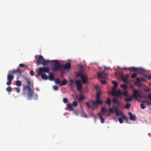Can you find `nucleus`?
<instances>
[{"label": "nucleus", "mask_w": 151, "mask_h": 151, "mask_svg": "<svg viewBox=\"0 0 151 151\" xmlns=\"http://www.w3.org/2000/svg\"><path fill=\"white\" fill-rule=\"evenodd\" d=\"M27 85L24 86L23 88V93L24 94H25L27 93V95L29 99L32 98L34 94L33 84L31 83L30 80L28 78L25 79Z\"/></svg>", "instance_id": "nucleus-1"}, {"label": "nucleus", "mask_w": 151, "mask_h": 151, "mask_svg": "<svg viewBox=\"0 0 151 151\" xmlns=\"http://www.w3.org/2000/svg\"><path fill=\"white\" fill-rule=\"evenodd\" d=\"M51 65L52 66L51 70L53 71H57L59 70L62 69V65L57 60H53L51 61Z\"/></svg>", "instance_id": "nucleus-2"}, {"label": "nucleus", "mask_w": 151, "mask_h": 151, "mask_svg": "<svg viewBox=\"0 0 151 151\" xmlns=\"http://www.w3.org/2000/svg\"><path fill=\"white\" fill-rule=\"evenodd\" d=\"M49 68L47 67L40 68L38 69L37 73L39 75H41V78L45 80H47L48 77L44 73H48L49 71Z\"/></svg>", "instance_id": "nucleus-3"}, {"label": "nucleus", "mask_w": 151, "mask_h": 151, "mask_svg": "<svg viewBox=\"0 0 151 151\" xmlns=\"http://www.w3.org/2000/svg\"><path fill=\"white\" fill-rule=\"evenodd\" d=\"M90 102H91L92 106L91 105L89 102H87L86 103V104L88 107L92 108L93 110H94L97 107L98 105L96 101L93 99H91L90 100Z\"/></svg>", "instance_id": "nucleus-4"}, {"label": "nucleus", "mask_w": 151, "mask_h": 151, "mask_svg": "<svg viewBox=\"0 0 151 151\" xmlns=\"http://www.w3.org/2000/svg\"><path fill=\"white\" fill-rule=\"evenodd\" d=\"M97 76L99 78L106 79L108 78V74L104 70L101 73H98Z\"/></svg>", "instance_id": "nucleus-5"}, {"label": "nucleus", "mask_w": 151, "mask_h": 151, "mask_svg": "<svg viewBox=\"0 0 151 151\" xmlns=\"http://www.w3.org/2000/svg\"><path fill=\"white\" fill-rule=\"evenodd\" d=\"M122 93L121 92V91L119 90L117 92L116 91V90L114 88H113V91L112 92V95L115 96H116L119 98H121V95L122 94Z\"/></svg>", "instance_id": "nucleus-6"}, {"label": "nucleus", "mask_w": 151, "mask_h": 151, "mask_svg": "<svg viewBox=\"0 0 151 151\" xmlns=\"http://www.w3.org/2000/svg\"><path fill=\"white\" fill-rule=\"evenodd\" d=\"M14 78L13 76L11 74H8L7 76V81L6 84L7 86H10L12 83V81Z\"/></svg>", "instance_id": "nucleus-7"}, {"label": "nucleus", "mask_w": 151, "mask_h": 151, "mask_svg": "<svg viewBox=\"0 0 151 151\" xmlns=\"http://www.w3.org/2000/svg\"><path fill=\"white\" fill-rule=\"evenodd\" d=\"M114 112L115 113H116V115L117 116H118L119 115L123 117V119H124V120H127V118L124 115L122 114V113H119V112L118 109L117 107H116L114 108Z\"/></svg>", "instance_id": "nucleus-8"}, {"label": "nucleus", "mask_w": 151, "mask_h": 151, "mask_svg": "<svg viewBox=\"0 0 151 151\" xmlns=\"http://www.w3.org/2000/svg\"><path fill=\"white\" fill-rule=\"evenodd\" d=\"M133 97L137 100L139 97H140L141 95L139 93V91L137 90H134L133 91Z\"/></svg>", "instance_id": "nucleus-9"}, {"label": "nucleus", "mask_w": 151, "mask_h": 151, "mask_svg": "<svg viewBox=\"0 0 151 151\" xmlns=\"http://www.w3.org/2000/svg\"><path fill=\"white\" fill-rule=\"evenodd\" d=\"M129 76V75L127 74L126 75H124L122 76V77H121V78H122V80L124 82L128 83V79Z\"/></svg>", "instance_id": "nucleus-10"}, {"label": "nucleus", "mask_w": 151, "mask_h": 151, "mask_svg": "<svg viewBox=\"0 0 151 151\" xmlns=\"http://www.w3.org/2000/svg\"><path fill=\"white\" fill-rule=\"evenodd\" d=\"M44 59L42 55H39L38 57V58L37 61V65H39L41 64Z\"/></svg>", "instance_id": "nucleus-11"}, {"label": "nucleus", "mask_w": 151, "mask_h": 151, "mask_svg": "<svg viewBox=\"0 0 151 151\" xmlns=\"http://www.w3.org/2000/svg\"><path fill=\"white\" fill-rule=\"evenodd\" d=\"M71 67V64L67 63L64 65H62V69L63 68L65 70H69Z\"/></svg>", "instance_id": "nucleus-12"}, {"label": "nucleus", "mask_w": 151, "mask_h": 151, "mask_svg": "<svg viewBox=\"0 0 151 151\" xmlns=\"http://www.w3.org/2000/svg\"><path fill=\"white\" fill-rule=\"evenodd\" d=\"M76 84L77 90H79L81 88L82 86L80 81L79 80H77L76 81Z\"/></svg>", "instance_id": "nucleus-13"}, {"label": "nucleus", "mask_w": 151, "mask_h": 151, "mask_svg": "<svg viewBox=\"0 0 151 151\" xmlns=\"http://www.w3.org/2000/svg\"><path fill=\"white\" fill-rule=\"evenodd\" d=\"M128 114L129 116L130 119L131 120H135L136 117L135 115H133L131 112H129Z\"/></svg>", "instance_id": "nucleus-14"}, {"label": "nucleus", "mask_w": 151, "mask_h": 151, "mask_svg": "<svg viewBox=\"0 0 151 151\" xmlns=\"http://www.w3.org/2000/svg\"><path fill=\"white\" fill-rule=\"evenodd\" d=\"M122 69H129L130 71H134V72H136L138 70V69L134 67H131L130 68H124Z\"/></svg>", "instance_id": "nucleus-15"}, {"label": "nucleus", "mask_w": 151, "mask_h": 151, "mask_svg": "<svg viewBox=\"0 0 151 151\" xmlns=\"http://www.w3.org/2000/svg\"><path fill=\"white\" fill-rule=\"evenodd\" d=\"M83 83L86 84L88 80V78L87 77L84 75L81 78Z\"/></svg>", "instance_id": "nucleus-16"}, {"label": "nucleus", "mask_w": 151, "mask_h": 151, "mask_svg": "<svg viewBox=\"0 0 151 151\" xmlns=\"http://www.w3.org/2000/svg\"><path fill=\"white\" fill-rule=\"evenodd\" d=\"M50 60L44 59L43 61H42V62L41 63V64L45 66L47 65L48 63H50Z\"/></svg>", "instance_id": "nucleus-17"}, {"label": "nucleus", "mask_w": 151, "mask_h": 151, "mask_svg": "<svg viewBox=\"0 0 151 151\" xmlns=\"http://www.w3.org/2000/svg\"><path fill=\"white\" fill-rule=\"evenodd\" d=\"M49 74V79L50 81H52L54 80V76L53 75V73L51 72L48 73Z\"/></svg>", "instance_id": "nucleus-18"}, {"label": "nucleus", "mask_w": 151, "mask_h": 151, "mask_svg": "<svg viewBox=\"0 0 151 151\" xmlns=\"http://www.w3.org/2000/svg\"><path fill=\"white\" fill-rule=\"evenodd\" d=\"M112 83L114 84V87L112 88V91H113V88H114L115 90H116V88L118 85V83L116 81H112Z\"/></svg>", "instance_id": "nucleus-19"}, {"label": "nucleus", "mask_w": 151, "mask_h": 151, "mask_svg": "<svg viewBox=\"0 0 151 151\" xmlns=\"http://www.w3.org/2000/svg\"><path fill=\"white\" fill-rule=\"evenodd\" d=\"M98 115L100 118L101 123H104V119L103 118L101 113H98Z\"/></svg>", "instance_id": "nucleus-20"}, {"label": "nucleus", "mask_w": 151, "mask_h": 151, "mask_svg": "<svg viewBox=\"0 0 151 151\" xmlns=\"http://www.w3.org/2000/svg\"><path fill=\"white\" fill-rule=\"evenodd\" d=\"M96 101L98 105L102 104L103 103V100H101L100 99H96Z\"/></svg>", "instance_id": "nucleus-21"}, {"label": "nucleus", "mask_w": 151, "mask_h": 151, "mask_svg": "<svg viewBox=\"0 0 151 151\" xmlns=\"http://www.w3.org/2000/svg\"><path fill=\"white\" fill-rule=\"evenodd\" d=\"M111 99L109 97H108L107 98V100L106 101V102L110 106L111 105Z\"/></svg>", "instance_id": "nucleus-22"}, {"label": "nucleus", "mask_w": 151, "mask_h": 151, "mask_svg": "<svg viewBox=\"0 0 151 151\" xmlns=\"http://www.w3.org/2000/svg\"><path fill=\"white\" fill-rule=\"evenodd\" d=\"M81 116L83 117H85L87 118V115L85 113L84 111H83V110L81 109Z\"/></svg>", "instance_id": "nucleus-23"}, {"label": "nucleus", "mask_w": 151, "mask_h": 151, "mask_svg": "<svg viewBox=\"0 0 151 151\" xmlns=\"http://www.w3.org/2000/svg\"><path fill=\"white\" fill-rule=\"evenodd\" d=\"M113 102L114 104H116L119 105V103L118 102V99L116 98H114L113 99Z\"/></svg>", "instance_id": "nucleus-24"}, {"label": "nucleus", "mask_w": 151, "mask_h": 151, "mask_svg": "<svg viewBox=\"0 0 151 151\" xmlns=\"http://www.w3.org/2000/svg\"><path fill=\"white\" fill-rule=\"evenodd\" d=\"M67 108L70 109V110H73V108L72 105L71 104H68L67 105Z\"/></svg>", "instance_id": "nucleus-25"}, {"label": "nucleus", "mask_w": 151, "mask_h": 151, "mask_svg": "<svg viewBox=\"0 0 151 151\" xmlns=\"http://www.w3.org/2000/svg\"><path fill=\"white\" fill-rule=\"evenodd\" d=\"M16 85L17 86H20L21 85V83L20 81L17 80L16 82Z\"/></svg>", "instance_id": "nucleus-26"}, {"label": "nucleus", "mask_w": 151, "mask_h": 151, "mask_svg": "<svg viewBox=\"0 0 151 151\" xmlns=\"http://www.w3.org/2000/svg\"><path fill=\"white\" fill-rule=\"evenodd\" d=\"M120 86L125 90L127 89L128 88L127 86L125 84H122Z\"/></svg>", "instance_id": "nucleus-27"}, {"label": "nucleus", "mask_w": 151, "mask_h": 151, "mask_svg": "<svg viewBox=\"0 0 151 151\" xmlns=\"http://www.w3.org/2000/svg\"><path fill=\"white\" fill-rule=\"evenodd\" d=\"M131 105L130 103H127L125 105L124 107L126 109H129L131 107Z\"/></svg>", "instance_id": "nucleus-28"}, {"label": "nucleus", "mask_w": 151, "mask_h": 151, "mask_svg": "<svg viewBox=\"0 0 151 151\" xmlns=\"http://www.w3.org/2000/svg\"><path fill=\"white\" fill-rule=\"evenodd\" d=\"M124 96L128 97L129 96V94L128 92L127 91H125L122 94Z\"/></svg>", "instance_id": "nucleus-29"}, {"label": "nucleus", "mask_w": 151, "mask_h": 151, "mask_svg": "<svg viewBox=\"0 0 151 151\" xmlns=\"http://www.w3.org/2000/svg\"><path fill=\"white\" fill-rule=\"evenodd\" d=\"M133 98V97L131 96L129 98H126L124 99V101L127 102H130L131 101L132 99Z\"/></svg>", "instance_id": "nucleus-30"}, {"label": "nucleus", "mask_w": 151, "mask_h": 151, "mask_svg": "<svg viewBox=\"0 0 151 151\" xmlns=\"http://www.w3.org/2000/svg\"><path fill=\"white\" fill-rule=\"evenodd\" d=\"M55 82L56 84H59L60 83V81L59 78H57L55 79Z\"/></svg>", "instance_id": "nucleus-31"}, {"label": "nucleus", "mask_w": 151, "mask_h": 151, "mask_svg": "<svg viewBox=\"0 0 151 151\" xmlns=\"http://www.w3.org/2000/svg\"><path fill=\"white\" fill-rule=\"evenodd\" d=\"M84 75L83 74L81 73H78L76 74V76L77 77H80L81 78Z\"/></svg>", "instance_id": "nucleus-32"}, {"label": "nucleus", "mask_w": 151, "mask_h": 151, "mask_svg": "<svg viewBox=\"0 0 151 151\" xmlns=\"http://www.w3.org/2000/svg\"><path fill=\"white\" fill-rule=\"evenodd\" d=\"M68 83V82L66 80H64L61 82V84L63 86H65Z\"/></svg>", "instance_id": "nucleus-33"}, {"label": "nucleus", "mask_w": 151, "mask_h": 151, "mask_svg": "<svg viewBox=\"0 0 151 151\" xmlns=\"http://www.w3.org/2000/svg\"><path fill=\"white\" fill-rule=\"evenodd\" d=\"M107 111V109L104 107H103L101 109V114L103 112H106Z\"/></svg>", "instance_id": "nucleus-34"}, {"label": "nucleus", "mask_w": 151, "mask_h": 151, "mask_svg": "<svg viewBox=\"0 0 151 151\" xmlns=\"http://www.w3.org/2000/svg\"><path fill=\"white\" fill-rule=\"evenodd\" d=\"M100 82L103 84H105L106 83V81L105 80L101 79L100 80Z\"/></svg>", "instance_id": "nucleus-35"}, {"label": "nucleus", "mask_w": 151, "mask_h": 151, "mask_svg": "<svg viewBox=\"0 0 151 151\" xmlns=\"http://www.w3.org/2000/svg\"><path fill=\"white\" fill-rule=\"evenodd\" d=\"M140 106L141 109H144L146 108V106H145L144 104H143V103H141L140 104Z\"/></svg>", "instance_id": "nucleus-36"}, {"label": "nucleus", "mask_w": 151, "mask_h": 151, "mask_svg": "<svg viewBox=\"0 0 151 151\" xmlns=\"http://www.w3.org/2000/svg\"><path fill=\"white\" fill-rule=\"evenodd\" d=\"M123 119H123V118H119L118 119L119 122L120 124H122L123 123Z\"/></svg>", "instance_id": "nucleus-37"}, {"label": "nucleus", "mask_w": 151, "mask_h": 151, "mask_svg": "<svg viewBox=\"0 0 151 151\" xmlns=\"http://www.w3.org/2000/svg\"><path fill=\"white\" fill-rule=\"evenodd\" d=\"M6 89L7 92H9L12 91V88L11 87H8L6 88Z\"/></svg>", "instance_id": "nucleus-38"}, {"label": "nucleus", "mask_w": 151, "mask_h": 151, "mask_svg": "<svg viewBox=\"0 0 151 151\" xmlns=\"http://www.w3.org/2000/svg\"><path fill=\"white\" fill-rule=\"evenodd\" d=\"M137 76V74L136 73H134L132 74L131 77L132 78H135Z\"/></svg>", "instance_id": "nucleus-39"}, {"label": "nucleus", "mask_w": 151, "mask_h": 151, "mask_svg": "<svg viewBox=\"0 0 151 151\" xmlns=\"http://www.w3.org/2000/svg\"><path fill=\"white\" fill-rule=\"evenodd\" d=\"M101 95V92H98L97 93V98L96 99H100Z\"/></svg>", "instance_id": "nucleus-40"}, {"label": "nucleus", "mask_w": 151, "mask_h": 151, "mask_svg": "<svg viewBox=\"0 0 151 151\" xmlns=\"http://www.w3.org/2000/svg\"><path fill=\"white\" fill-rule=\"evenodd\" d=\"M77 105V103L76 101H74L72 102V105L74 107L76 106Z\"/></svg>", "instance_id": "nucleus-41"}, {"label": "nucleus", "mask_w": 151, "mask_h": 151, "mask_svg": "<svg viewBox=\"0 0 151 151\" xmlns=\"http://www.w3.org/2000/svg\"><path fill=\"white\" fill-rule=\"evenodd\" d=\"M140 78H136V83H140Z\"/></svg>", "instance_id": "nucleus-42"}, {"label": "nucleus", "mask_w": 151, "mask_h": 151, "mask_svg": "<svg viewBox=\"0 0 151 151\" xmlns=\"http://www.w3.org/2000/svg\"><path fill=\"white\" fill-rule=\"evenodd\" d=\"M73 81L72 80H70V81L69 82V85L70 87H71L72 85Z\"/></svg>", "instance_id": "nucleus-43"}, {"label": "nucleus", "mask_w": 151, "mask_h": 151, "mask_svg": "<svg viewBox=\"0 0 151 151\" xmlns=\"http://www.w3.org/2000/svg\"><path fill=\"white\" fill-rule=\"evenodd\" d=\"M68 101V99L64 98L63 99V102L65 103H67Z\"/></svg>", "instance_id": "nucleus-44"}, {"label": "nucleus", "mask_w": 151, "mask_h": 151, "mask_svg": "<svg viewBox=\"0 0 151 151\" xmlns=\"http://www.w3.org/2000/svg\"><path fill=\"white\" fill-rule=\"evenodd\" d=\"M53 88L55 90L57 91L58 89V88L57 86H53Z\"/></svg>", "instance_id": "nucleus-45"}, {"label": "nucleus", "mask_w": 151, "mask_h": 151, "mask_svg": "<svg viewBox=\"0 0 151 151\" xmlns=\"http://www.w3.org/2000/svg\"><path fill=\"white\" fill-rule=\"evenodd\" d=\"M114 111V109L112 108H111L109 109V111L111 113H113Z\"/></svg>", "instance_id": "nucleus-46"}, {"label": "nucleus", "mask_w": 151, "mask_h": 151, "mask_svg": "<svg viewBox=\"0 0 151 151\" xmlns=\"http://www.w3.org/2000/svg\"><path fill=\"white\" fill-rule=\"evenodd\" d=\"M29 74L31 76H32L34 75V72L33 70H31L29 71Z\"/></svg>", "instance_id": "nucleus-47"}, {"label": "nucleus", "mask_w": 151, "mask_h": 151, "mask_svg": "<svg viewBox=\"0 0 151 151\" xmlns=\"http://www.w3.org/2000/svg\"><path fill=\"white\" fill-rule=\"evenodd\" d=\"M16 70V73H21L20 69L19 68H18L17 69V70Z\"/></svg>", "instance_id": "nucleus-48"}, {"label": "nucleus", "mask_w": 151, "mask_h": 151, "mask_svg": "<svg viewBox=\"0 0 151 151\" xmlns=\"http://www.w3.org/2000/svg\"><path fill=\"white\" fill-rule=\"evenodd\" d=\"M16 91L17 93H18L20 92V89L19 88H16Z\"/></svg>", "instance_id": "nucleus-49"}, {"label": "nucleus", "mask_w": 151, "mask_h": 151, "mask_svg": "<svg viewBox=\"0 0 151 151\" xmlns=\"http://www.w3.org/2000/svg\"><path fill=\"white\" fill-rule=\"evenodd\" d=\"M84 99V97L82 95L79 98V100H81Z\"/></svg>", "instance_id": "nucleus-50"}, {"label": "nucleus", "mask_w": 151, "mask_h": 151, "mask_svg": "<svg viewBox=\"0 0 151 151\" xmlns=\"http://www.w3.org/2000/svg\"><path fill=\"white\" fill-rule=\"evenodd\" d=\"M19 66L21 68H23L24 67V65L23 63H20L19 65Z\"/></svg>", "instance_id": "nucleus-51"}, {"label": "nucleus", "mask_w": 151, "mask_h": 151, "mask_svg": "<svg viewBox=\"0 0 151 151\" xmlns=\"http://www.w3.org/2000/svg\"><path fill=\"white\" fill-rule=\"evenodd\" d=\"M147 98L151 100V94H149L147 95Z\"/></svg>", "instance_id": "nucleus-52"}, {"label": "nucleus", "mask_w": 151, "mask_h": 151, "mask_svg": "<svg viewBox=\"0 0 151 151\" xmlns=\"http://www.w3.org/2000/svg\"><path fill=\"white\" fill-rule=\"evenodd\" d=\"M141 102L143 104H146L148 102V101H141Z\"/></svg>", "instance_id": "nucleus-53"}, {"label": "nucleus", "mask_w": 151, "mask_h": 151, "mask_svg": "<svg viewBox=\"0 0 151 151\" xmlns=\"http://www.w3.org/2000/svg\"><path fill=\"white\" fill-rule=\"evenodd\" d=\"M16 73V70L14 69L13 70L12 72V73L13 74L15 73Z\"/></svg>", "instance_id": "nucleus-54"}, {"label": "nucleus", "mask_w": 151, "mask_h": 151, "mask_svg": "<svg viewBox=\"0 0 151 151\" xmlns=\"http://www.w3.org/2000/svg\"><path fill=\"white\" fill-rule=\"evenodd\" d=\"M147 77L149 79H151V76H147Z\"/></svg>", "instance_id": "nucleus-55"}, {"label": "nucleus", "mask_w": 151, "mask_h": 151, "mask_svg": "<svg viewBox=\"0 0 151 151\" xmlns=\"http://www.w3.org/2000/svg\"><path fill=\"white\" fill-rule=\"evenodd\" d=\"M146 104H150V105H151V104L148 101V102Z\"/></svg>", "instance_id": "nucleus-56"}, {"label": "nucleus", "mask_w": 151, "mask_h": 151, "mask_svg": "<svg viewBox=\"0 0 151 151\" xmlns=\"http://www.w3.org/2000/svg\"><path fill=\"white\" fill-rule=\"evenodd\" d=\"M25 68H27V66L26 65H25Z\"/></svg>", "instance_id": "nucleus-57"}, {"label": "nucleus", "mask_w": 151, "mask_h": 151, "mask_svg": "<svg viewBox=\"0 0 151 151\" xmlns=\"http://www.w3.org/2000/svg\"><path fill=\"white\" fill-rule=\"evenodd\" d=\"M105 69H108V68H105Z\"/></svg>", "instance_id": "nucleus-58"}, {"label": "nucleus", "mask_w": 151, "mask_h": 151, "mask_svg": "<svg viewBox=\"0 0 151 151\" xmlns=\"http://www.w3.org/2000/svg\"><path fill=\"white\" fill-rule=\"evenodd\" d=\"M143 80L144 81V78H143Z\"/></svg>", "instance_id": "nucleus-59"}, {"label": "nucleus", "mask_w": 151, "mask_h": 151, "mask_svg": "<svg viewBox=\"0 0 151 151\" xmlns=\"http://www.w3.org/2000/svg\"><path fill=\"white\" fill-rule=\"evenodd\" d=\"M108 116H109V114H108Z\"/></svg>", "instance_id": "nucleus-60"}]
</instances>
